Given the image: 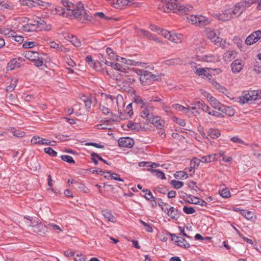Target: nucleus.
Instances as JSON below:
<instances>
[{"label":"nucleus","mask_w":261,"mask_h":261,"mask_svg":"<svg viewBox=\"0 0 261 261\" xmlns=\"http://www.w3.org/2000/svg\"><path fill=\"white\" fill-rule=\"evenodd\" d=\"M187 20L192 24L199 27L206 25L210 22L208 19L206 17L198 15H191L188 17Z\"/></svg>","instance_id":"9"},{"label":"nucleus","mask_w":261,"mask_h":261,"mask_svg":"<svg viewBox=\"0 0 261 261\" xmlns=\"http://www.w3.org/2000/svg\"><path fill=\"white\" fill-rule=\"evenodd\" d=\"M174 177L176 178L184 179L188 178L187 173L184 171H177L174 174Z\"/></svg>","instance_id":"44"},{"label":"nucleus","mask_w":261,"mask_h":261,"mask_svg":"<svg viewBox=\"0 0 261 261\" xmlns=\"http://www.w3.org/2000/svg\"><path fill=\"white\" fill-rule=\"evenodd\" d=\"M17 80L15 79H13L11 80V84L7 87V91L8 92H11L15 89V88L17 85Z\"/></svg>","instance_id":"49"},{"label":"nucleus","mask_w":261,"mask_h":261,"mask_svg":"<svg viewBox=\"0 0 261 261\" xmlns=\"http://www.w3.org/2000/svg\"><path fill=\"white\" fill-rule=\"evenodd\" d=\"M220 111L225 113L228 116H232L235 113V111L233 109L230 107L226 106L224 105H223Z\"/></svg>","instance_id":"30"},{"label":"nucleus","mask_w":261,"mask_h":261,"mask_svg":"<svg viewBox=\"0 0 261 261\" xmlns=\"http://www.w3.org/2000/svg\"><path fill=\"white\" fill-rule=\"evenodd\" d=\"M118 143L120 147L132 148L134 144V141L129 137H122L118 139Z\"/></svg>","instance_id":"16"},{"label":"nucleus","mask_w":261,"mask_h":261,"mask_svg":"<svg viewBox=\"0 0 261 261\" xmlns=\"http://www.w3.org/2000/svg\"><path fill=\"white\" fill-rule=\"evenodd\" d=\"M134 102L140 105L141 108L140 115L142 118L146 119L148 122L155 127L161 128L164 126V120L152 113L154 110V107L151 102L140 97H136L134 99Z\"/></svg>","instance_id":"1"},{"label":"nucleus","mask_w":261,"mask_h":261,"mask_svg":"<svg viewBox=\"0 0 261 261\" xmlns=\"http://www.w3.org/2000/svg\"><path fill=\"white\" fill-rule=\"evenodd\" d=\"M241 215L248 220H252L254 216L252 212L245 210L241 211Z\"/></svg>","instance_id":"39"},{"label":"nucleus","mask_w":261,"mask_h":261,"mask_svg":"<svg viewBox=\"0 0 261 261\" xmlns=\"http://www.w3.org/2000/svg\"><path fill=\"white\" fill-rule=\"evenodd\" d=\"M161 35H162L165 38H167L168 39H170V38L171 37V35L172 33L164 29H161L160 30V32L159 33Z\"/></svg>","instance_id":"51"},{"label":"nucleus","mask_w":261,"mask_h":261,"mask_svg":"<svg viewBox=\"0 0 261 261\" xmlns=\"http://www.w3.org/2000/svg\"><path fill=\"white\" fill-rule=\"evenodd\" d=\"M172 241L178 246L184 248H188L190 245L188 242L182 237L176 236L175 234H171Z\"/></svg>","instance_id":"19"},{"label":"nucleus","mask_w":261,"mask_h":261,"mask_svg":"<svg viewBox=\"0 0 261 261\" xmlns=\"http://www.w3.org/2000/svg\"><path fill=\"white\" fill-rule=\"evenodd\" d=\"M105 63L107 66H110L114 69L118 71L119 74L121 76L128 77L129 73L132 72V69L126 68L125 66H124L123 65L120 63H114L108 61H106Z\"/></svg>","instance_id":"6"},{"label":"nucleus","mask_w":261,"mask_h":261,"mask_svg":"<svg viewBox=\"0 0 261 261\" xmlns=\"http://www.w3.org/2000/svg\"><path fill=\"white\" fill-rule=\"evenodd\" d=\"M63 7H57L55 9V11L59 15L67 16V11L66 8L63 5Z\"/></svg>","instance_id":"42"},{"label":"nucleus","mask_w":261,"mask_h":261,"mask_svg":"<svg viewBox=\"0 0 261 261\" xmlns=\"http://www.w3.org/2000/svg\"><path fill=\"white\" fill-rule=\"evenodd\" d=\"M148 170L153 175L162 179H166L164 173L159 170L154 169H148Z\"/></svg>","instance_id":"32"},{"label":"nucleus","mask_w":261,"mask_h":261,"mask_svg":"<svg viewBox=\"0 0 261 261\" xmlns=\"http://www.w3.org/2000/svg\"><path fill=\"white\" fill-rule=\"evenodd\" d=\"M261 99V90H250L244 92L242 96L239 97V102L244 105L249 101Z\"/></svg>","instance_id":"4"},{"label":"nucleus","mask_w":261,"mask_h":261,"mask_svg":"<svg viewBox=\"0 0 261 261\" xmlns=\"http://www.w3.org/2000/svg\"><path fill=\"white\" fill-rule=\"evenodd\" d=\"M244 66V62L241 59L234 60L230 65L232 73H238L241 72Z\"/></svg>","instance_id":"14"},{"label":"nucleus","mask_w":261,"mask_h":261,"mask_svg":"<svg viewBox=\"0 0 261 261\" xmlns=\"http://www.w3.org/2000/svg\"><path fill=\"white\" fill-rule=\"evenodd\" d=\"M192 201L191 202V203L198 204L201 206H206L207 204V203L204 200L200 199L196 197H194L193 199H192Z\"/></svg>","instance_id":"45"},{"label":"nucleus","mask_w":261,"mask_h":261,"mask_svg":"<svg viewBox=\"0 0 261 261\" xmlns=\"http://www.w3.org/2000/svg\"><path fill=\"white\" fill-rule=\"evenodd\" d=\"M61 35L65 39L70 41L74 46L79 47L81 45V41L75 36L66 33H62Z\"/></svg>","instance_id":"21"},{"label":"nucleus","mask_w":261,"mask_h":261,"mask_svg":"<svg viewBox=\"0 0 261 261\" xmlns=\"http://www.w3.org/2000/svg\"><path fill=\"white\" fill-rule=\"evenodd\" d=\"M201 162V159H199L197 158H194L191 161V165L193 166L194 167H197L200 164V163Z\"/></svg>","instance_id":"59"},{"label":"nucleus","mask_w":261,"mask_h":261,"mask_svg":"<svg viewBox=\"0 0 261 261\" xmlns=\"http://www.w3.org/2000/svg\"><path fill=\"white\" fill-rule=\"evenodd\" d=\"M108 174H110V178L119 181H123V179L120 177V175L116 173H112L111 171H107Z\"/></svg>","instance_id":"48"},{"label":"nucleus","mask_w":261,"mask_h":261,"mask_svg":"<svg viewBox=\"0 0 261 261\" xmlns=\"http://www.w3.org/2000/svg\"><path fill=\"white\" fill-rule=\"evenodd\" d=\"M86 61L91 67L96 70L97 69V65L100 64L99 62L94 61L90 56L86 58Z\"/></svg>","instance_id":"33"},{"label":"nucleus","mask_w":261,"mask_h":261,"mask_svg":"<svg viewBox=\"0 0 261 261\" xmlns=\"http://www.w3.org/2000/svg\"><path fill=\"white\" fill-rule=\"evenodd\" d=\"M44 152L48 154L49 155L55 157L57 155V152L55 151L51 147H46L44 149Z\"/></svg>","instance_id":"52"},{"label":"nucleus","mask_w":261,"mask_h":261,"mask_svg":"<svg viewBox=\"0 0 261 261\" xmlns=\"http://www.w3.org/2000/svg\"><path fill=\"white\" fill-rule=\"evenodd\" d=\"M234 52L232 50H228L224 53L223 55V59L226 62H229L234 59Z\"/></svg>","instance_id":"38"},{"label":"nucleus","mask_w":261,"mask_h":261,"mask_svg":"<svg viewBox=\"0 0 261 261\" xmlns=\"http://www.w3.org/2000/svg\"><path fill=\"white\" fill-rule=\"evenodd\" d=\"M215 16L217 19L222 21L229 20L233 17L230 8L225 9L222 13L217 14Z\"/></svg>","instance_id":"18"},{"label":"nucleus","mask_w":261,"mask_h":261,"mask_svg":"<svg viewBox=\"0 0 261 261\" xmlns=\"http://www.w3.org/2000/svg\"><path fill=\"white\" fill-rule=\"evenodd\" d=\"M99 110L105 115H112L110 109L106 107L105 106L100 105Z\"/></svg>","instance_id":"54"},{"label":"nucleus","mask_w":261,"mask_h":261,"mask_svg":"<svg viewBox=\"0 0 261 261\" xmlns=\"http://www.w3.org/2000/svg\"><path fill=\"white\" fill-rule=\"evenodd\" d=\"M219 194L222 197L224 198H228L231 196L228 188L225 187L224 186L221 187L219 188Z\"/></svg>","instance_id":"29"},{"label":"nucleus","mask_w":261,"mask_h":261,"mask_svg":"<svg viewBox=\"0 0 261 261\" xmlns=\"http://www.w3.org/2000/svg\"><path fill=\"white\" fill-rule=\"evenodd\" d=\"M204 95L206 97L212 107L220 111L223 105L208 93L205 92Z\"/></svg>","instance_id":"15"},{"label":"nucleus","mask_w":261,"mask_h":261,"mask_svg":"<svg viewBox=\"0 0 261 261\" xmlns=\"http://www.w3.org/2000/svg\"><path fill=\"white\" fill-rule=\"evenodd\" d=\"M217 155H219L220 156L222 157V160L224 162H226V163H231L232 162V158L230 157V156H226L225 155V152L223 151H220L219 152V153L218 154H217Z\"/></svg>","instance_id":"43"},{"label":"nucleus","mask_w":261,"mask_h":261,"mask_svg":"<svg viewBox=\"0 0 261 261\" xmlns=\"http://www.w3.org/2000/svg\"><path fill=\"white\" fill-rule=\"evenodd\" d=\"M260 38L261 31L258 30L254 32L248 36L245 40V43L247 45H252L256 42Z\"/></svg>","instance_id":"13"},{"label":"nucleus","mask_w":261,"mask_h":261,"mask_svg":"<svg viewBox=\"0 0 261 261\" xmlns=\"http://www.w3.org/2000/svg\"><path fill=\"white\" fill-rule=\"evenodd\" d=\"M24 62V59L21 57L13 58L10 61L7 66V70H13L16 68L20 67L21 64Z\"/></svg>","instance_id":"11"},{"label":"nucleus","mask_w":261,"mask_h":261,"mask_svg":"<svg viewBox=\"0 0 261 261\" xmlns=\"http://www.w3.org/2000/svg\"><path fill=\"white\" fill-rule=\"evenodd\" d=\"M171 184L173 187L177 189H180L184 186V182L180 181L172 180L171 181Z\"/></svg>","instance_id":"50"},{"label":"nucleus","mask_w":261,"mask_h":261,"mask_svg":"<svg viewBox=\"0 0 261 261\" xmlns=\"http://www.w3.org/2000/svg\"><path fill=\"white\" fill-rule=\"evenodd\" d=\"M209 81L219 92L225 95L228 93V90L224 86L220 85L215 79L210 78Z\"/></svg>","instance_id":"23"},{"label":"nucleus","mask_w":261,"mask_h":261,"mask_svg":"<svg viewBox=\"0 0 261 261\" xmlns=\"http://www.w3.org/2000/svg\"><path fill=\"white\" fill-rule=\"evenodd\" d=\"M140 75V81L143 85L149 84L156 80V76L146 70L139 69L137 72Z\"/></svg>","instance_id":"7"},{"label":"nucleus","mask_w":261,"mask_h":261,"mask_svg":"<svg viewBox=\"0 0 261 261\" xmlns=\"http://www.w3.org/2000/svg\"><path fill=\"white\" fill-rule=\"evenodd\" d=\"M174 121L176 123L178 124L181 126H184L186 125V122L185 120L182 119L175 118Z\"/></svg>","instance_id":"64"},{"label":"nucleus","mask_w":261,"mask_h":261,"mask_svg":"<svg viewBox=\"0 0 261 261\" xmlns=\"http://www.w3.org/2000/svg\"><path fill=\"white\" fill-rule=\"evenodd\" d=\"M2 33L5 35L7 36L8 37H12L13 34H15V32L9 29H4L2 31Z\"/></svg>","instance_id":"62"},{"label":"nucleus","mask_w":261,"mask_h":261,"mask_svg":"<svg viewBox=\"0 0 261 261\" xmlns=\"http://www.w3.org/2000/svg\"><path fill=\"white\" fill-rule=\"evenodd\" d=\"M61 159L62 160L68 163L73 164L75 163L73 158L71 156L68 155H62L61 156Z\"/></svg>","instance_id":"53"},{"label":"nucleus","mask_w":261,"mask_h":261,"mask_svg":"<svg viewBox=\"0 0 261 261\" xmlns=\"http://www.w3.org/2000/svg\"><path fill=\"white\" fill-rule=\"evenodd\" d=\"M201 60L207 63H216L220 62V57L218 55L208 54L202 55L201 57Z\"/></svg>","instance_id":"20"},{"label":"nucleus","mask_w":261,"mask_h":261,"mask_svg":"<svg viewBox=\"0 0 261 261\" xmlns=\"http://www.w3.org/2000/svg\"><path fill=\"white\" fill-rule=\"evenodd\" d=\"M220 135V132L218 129L211 128L208 131V136L213 139L218 138Z\"/></svg>","instance_id":"36"},{"label":"nucleus","mask_w":261,"mask_h":261,"mask_svg":"<svg viewBox=\"0 0 261 261\" xmlns=\"http://www.w3.org/2000/svg\"><path fill=\"white\" fill-rule=\"evenodd\" d=\"M255 3H258L257 6V9L261 10V0H248L247 2H246L248 7L250 6L252 4Z\"/></svg>","instance_id":"56"},{"label":"nucleus","mask_w":261,"mask_h":261,"mask_svg":"<svg viewBox=\"0 0 261 261\" xmlns=\"http://www.w3.org/2000/svg\"><path fill=\"white\" fill-rule=\"evenodd\" d=\"M26 223L29 226L32 227V231L37 234L43 236L46 231V227L43 223H38V221L33 222L31 220L28 219Z\"/></svg>","instance_id":"8"},{"label":"nucleus","mask_w":261,"mask_h":261,"mask_svg":"<svg viewBox=\"0 0 261 261\" xmlns=\"http://www.w3.org/2000/svg\"><path fill=\"white\" fill-rule=\"evenodd\" d=\"M11 132L13 136L17 137H22L25 135V133L24 132L17 130L14 128L11 129Z\"/></svg>","instance_id":"55"},{"label":"nucleus","mask_w":261,"mask_h":261,"mask_svg":"<svg viewBox=\"0 0 261 261\" xmlns=\"http://www.w3.org/2000/svg\"><path fill=\"white\" fill-rule=\"evenodd\" d=\"M81 99L84 102L86 108L87 109H90L91 105L90 99L85 95L82 96Z\"/></svg>","instance_id":"46"},{"label":"nucleus","mask_w":261,"mask_h":261,"mask_svg":"<svg viewBox=\"0 0 261 261\" xmlns=\"http://www.w3.org/2000/svg\"><path fill=\"white\" fill-rule=\"evenodd\" d=\"M246 2L247 1L245 0L244 2L239 3L231 8L232 16H240L245 10L246 7H248Z\"/></svg>","instance_id":"12"},{"label":"nucleus","mask_w":261,"mask_h":261,"mask_svg":"<svg viewBox=\"0 0 261 261\" xmlns=\"http://www.w3.org/2000/svg\"><path fill=\"white\" fill-rule=\"evenodd\" d=\"M13 6L9 4V0H0V10H11Z\"/></svg>","instance_id":"35"},{"label":"nucleus","mask_w":261,"mask_h":261,"mask_svg":"<svg viewBox=\"0 0 261 261\" xmlns=\"http://www.w3.org/2000/svg\"><path fill=\"white\" fill-rule=\"evenodd\" d=\"M216 155H217V154H209L206 156H203L201 158V161L202 163H211L212 162L217 160V159L216 157Z\"/></svg>","instance_id":"31"},{"label":"nucleus","mask_w":261,"mask_h":261,"mask_svg":"<svg viewBox=\"0 0 261 261\" xmlns=\"http://www.w3.org/2000/svg\"><path fill=\"white\" fill-rule=\"evenodd\" d=\"M181 62L182 61L180 59H171L164 61L165 64L168 65L180 64Z\"/></svg>","instance_id":"40"},{"label":"nucleus","mask_w":261,"mask_h":261,"mask_svg":"<svg viewBox=\"0 0 261 261\" xmlns=\"http://www.w3.org/2000/svg\"><path fill=\"white\" fill-rule=\"evenodd\" d=\"M51 29L50 25H47L45 21L40 18L34 21V23H28L22 27V30L24 32L30 33L40 30L48 31Z\"/></svg>","instance_id":"3"},{"label":"nucleus","mask_w":261,"mask_h":261,"mask_svg":"<svg viewBox=\"0 0 261 261\" xmlns=\"http://www.w3.org/2000/svg\"><path fill=\"white\" fill-rule=\"evenodd\" d=\"M139 222L142 225H143L144 227V229L146 231L148 232H152L153 231L152 227L150 225L144 222L141 219L139 220Z\"/></svg>","instance_id":"47"},{"label":"nucleus","mask_w":261,"mask_h":261,"mask_svg":"<svg viewBox=\"0 0 261 261\" xmlns=\"http://www.w3.org/2000/svg\"><path fill=\"white\" fill-rule=\"evenodd\" d=\"M47 42L48 44H49L50 47L58 50L60 47V45L58 43L55 42L54 41H51L50 40H47Z\"/></svg>","instance_id":"61"},{"label":"nucleus","mask_w":261,"mask_h":261,"mask_svg":"<svg viewBox=\"0 0 261 261\" xmlns=\"http://www.w3.org/2000/svg\"><path fill=\"white\" fill-rule=\"evenodd\" d=\"M24 57L30 61H34L38 58L39 53L37 51L29 50L25 52Z\"/></svg>","instance_id":"26"},{"label":"nucleus","mask_w":261,"mask_h":261,"mask_svg":"<svg viewBox=\"0 0 261 261\" xmlns=\"http://www.w3.org/2000/svg\"><path fill=\"white\" fill-rule=\"evenodd\" d=\"M183 212L186 214H193L195 212V209L193 207H189L184 206L183 207Z\"/></svg>","instance_id":"57"},{"label":"nucleus","mask_w":261,"mask_h":261,"mask_svg":"<svg viewBox=\"0 0 261 261\" xmlns=\"http://www.w3.org/2000/svg\"><path fill=\"white\" fill-rule=\"evenodd\" d=\"M172 107L177 111H184L185 113H188L190 111V108H186L178 103L172 105Z\"/></svg>","instance_id":"37"},{"label":"nucleus","mask_w":261,"mask_h":261,"mask_svg":"<svg viewBox=\"0 0 261 261\" xmlns=\"http://www.w3.org/2000/svg\"><path fill=\"white\" fill-rule=\"evenodd\" d=\"M36 42L34 41L25 42L22 45L24 48H31L36 45Z\"/></svg>","instance_id":"60"},{"label":"nucleus","mask_w":261,"mask_h":261,"mask_svg":"<svg viewBox=\"0 0 261 261\" xmlns=\"http://www.w3.org/2000/svg\"><path fill=\"white\" fill-rule=\"evenodd\" d=\"M102 215L103 217L108 219L109 221L114 223L116 222L115 217L112 215V214L108 210H105L102 212Z\"/></svg>","instance_id":"34"},{"label":"nucleus","mask_w":261,"mask_h":261,"mask_svg":"<svg viewBox=\"0 0 261 261\" xmlns=\"http://www.w3.org/2000/svg\"><path fill=\"white\" fill-rule=\"evenodd\" d=\"M22 98L26 101L30 102L34 99V96L32 94L23 93L22 95Z\"/></svg>","instance_id":"58"},{"label":"nucleus","mask_w":261,"mask_h":261,"mask_svg":"<svg viewBox=\"0 0 261 261\" xmlns=\"http://www.w3.org/2000/svg\"><path fill=\"white\" fill-rule=\"evenodd\" d=\"M116 60L117 61L121 62L122 63H124L126 65H123L124 66L126 67V65H133V66H141L143 67L142 64L144 63H142L140 62H136L134 60H130L128 59H126L123 57H120L118 56H116ZM126 68H128V67H126Z\"/></svg>","instance_id":"17"},{"label":"nucleus","mask_w":261,"mask_h":261,"mask_svg":"<svg viewBox=\"0 0 261 261\" xmlns=\"http://www.w3.org/2000/svg\"><path fill=\"white\" fill-rule=\"evenodd\" d=\"M20 4L22 6L29 7H36L37 6L47 7L49 4L41 0H19Z\"/></svg>","instance_id":"10"},{"label":"nucleus","mask_w":261,"mask_h":261,"mask_svg":"<svg viewBox=\"0 0 261 261\" xmlns=\"http://www.w3.org/2000/svg\"><path fill=\"white\" fill-rule=\"evenodd\" d=\"M142 192L145 194V198L151 201H155V198L154 197L150 190L148 189L143 190Z\"/></svg>","instance_id":"41"},{"label":"nucleus","mask_w":261,"mask_h":261,"mask_svg":"<svg viewBox=\"0 0 261 261\" xmlns=\"http://www.w3.org/2000/svg\"><path fill=\"white\" fill-rule=\"evenodd\" d=\"M206 35L216 45L223 49L227 48L229 45V43L226 40L218 37L216 32L214 30H207L206 31Z\"/></svg>","instance_id":"5"},{"label":"nucleus","mask_w":261,"mask_h":261,"mask_svg":"<svg viewBox=\"0 0 261 261\" xmlns=\"http://www.w3.org/2000/svg\"><path fill=\"white\" fill-rule=\"evenodd\" d=\"M184 39V37L181 34L172 33L169 40L175 43H181Z\"/></svg>","instance_id":"28"},{"label":"nucleus","mask_w":261,"mask_h":261,"mask_svg":"<svg viewBox=\"0 0 261 261\" xmlns=\"http://www.w3.org/2000/svg\"><path fill=\"white\" fill-rule=\"evenodd\" d=\"M170 211L167 215L168 217L171 218L172 219L177 220L180 217V213L178 211V210L174 207H170Z\"/></svg>","instance_id":"27"},{"label":"nucleus","mask_w":261,"mask_h":261,"mask_svg":"<svg viewBox=\"0 0 261 261\" xmlns=\"http://www.w3.org/2000/svg\"><path fill=\"white\" fill-rule=\"evenodd\" d=\"M31 142L32 144L36 145H49L50 144V140L46 139H43L39 136H34L31 140Z\"/></svg>","instance_id":"22"},{"label":"nucleus","mask_w":261,"mask_h":261,"mask_svg":"<svg viewBox=\"0 0 261 261\" xmlns=\"http://www.w3.org/2000/svg\"><path fill=\"white\" fill-rule=\"evenodd\" d=\"M61 3L67 9V16L77 19L81 21L88 19V15L81 2L77 6L67 0H62Z\"/></svg>","instance_id":"2"},{"label":"nucleus","mask_w":261,"mask_h":261,"mask_svg":"<svg viewBox=\"0 0 261 261\" xmlns=\"http://www.w3.org/2000/svg\"><path fill=\"white\" fill-rule=\"evenodd\" d=\"M136 33H137L138 35H139L141 36L146 37L147 38H149L150 39L153 40L155 41H159V40L157 38L153 36V35L151 34H150L149 32H148L146 30H143L141 29H138L136 30Z\"/></svg>","instance_id":"24"},{"label":"nucleus","mask_w":261,"mask_h":261,"mask_svg":"<svg viewBox=\"0 0 261 261\" xmlns=\"http://www.w3.org/2000/svg\"><path fill=\"white\" fill-rule=\"evenodd\" d=\"M106 53L108 54V55L110 56V58L115 59L116 60V56L117 55H115L112 49H111L110 47L107 48Z\"/></svg>","instance_id":"63"},{"label":"nucleus","mask_w":261,"mask_h":261,"mask_svg":"<svg viewBox=\"0 0 261 261\" xmlns=\"http://www.w3.org/2000/svg\"><path fill=\"white\" fill-rule=\"evenodd\" d=\"M195 74L198 76L208 79L212 77L211 74L204 68H198L196 69Z\"/></svg>","instance_id":"25"}]
</instances>
